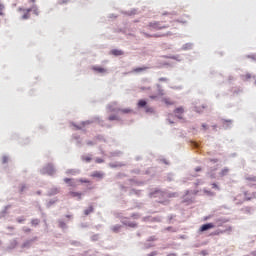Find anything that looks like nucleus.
<instances>
[{
    "mask_svg": "<svg viewBox=\"0 0 256 256\" xmlns=\"http://www.w3.org/2000/svg\"><path fill=\"white\" fill-rule=\"evenodd\" d=\"M147 27L151 31H162V29H169V25L163 24V21H152V22H149Z\"/></svg>",
    "mask_w": 256,
    "mask_h": 256,
    "instance_id": "obj_1",
    "label": "nucleus"
},
{
    "mask_svg": "<svg viewBox=\"0 0 256 256\" xmlns=\"http://www.w3.org/2000/svg\"><path fill=\"white\" fill-rule=\"evenodd\" d=\"M138 107L139 108H145V113H148L150 115H155V108L147 106L146 100H139L138 101Z\"/></svg>",
    "mask_w": 256,
    "mask_h": 256,
    "instance_id": "obj_2",
    "label": "nucleus"
},
{
    "mask_svg": "<svg viewBox=\"0 0 256 256\" xmlns=\"http://www.w3.org/2000/svg\"><path fill=\"white\" fill-rule=\"evenodd\" d=\"M57 172V170H55V167L53 166V164H48L46 165L44 168H42L40 170V173L42 175H50L53 176L55 173Z\"/></svg>",
    "mask_w": 256,
    "mask_h": 256,
    "instance_id": "obj_3",
    "label": "nucleus"
},
{
    "mask_svg": "<svg viewBox=\"0 0 256 256\" xmlns=\"http://www.w3.org/2000/svg\"><path fill=\"white\" fill-rule=\"evenodd\" d=\"M165 191L156 189L153 192L149 193V197L151 198H158V199H165Z\"/></svg>",
    "mask_w": 256,
    "mask_h": 256,
    "instance_id": "obj_4",
    "label": "nucleus"
},
{
    "mask_svg": "<svg viewBox=\"0 0 256 256\" xmlns=\"http://www.w3.org/2000/svg\"><path fill=\"white\" fill-rule=\"evenodd\" d=\"M156 87H157V94L149 96V98L152 100H155L158 97H163V95H165V90H163V88L161 87V84H156Z\"/></svg>",
    "mask_w": 256,
    "mask_h": 256,
    "instance_id": "obj_5",
    "label": "nucleus"
},
{
    "mask_svg": "<svg viewBox=\"0 0 256 256\" xmlns=\"http://www.w3.org/2000/svg\"><path fill=\"white\" fill-rule=\"evenodd\" d=\"M143 221H145L146 223H161L162 218L161 216H156V217H151V216H147L143 218Z\"/></svg>",
    "mask_w": 256,
    "mask_h": 256,
    "instance_id": "obj_6",
    "label": "nucleus"
},
{
    "mask_svg": "<svg viewBox=\"0 0 256 256\" xmlns=\"http://www.w3.org/2000/svg\"><path fill=\"white\" fill-rule=\"evenodd\" d=\"M37 239H38L37 236H35L30 240L24 241V243L21 245L22 249H31V245H33V243H35Z\"/></svg>",
    "mask_w": 256,
    "mask_h": 256,
    "instance_id": "obj_7",
    "label": "nucleus"
},
{
    "mask_svg": "<svg viewBox=\"0 0 256 256\" xmlns=\"http://www.w3.org/2000/svg\"><path fill=\"white\" fill-rule=\"evenodd\" d=\"M183 113H185L183 106H180L174 110V115L177 117V119H183Z\"/></svg>",
    "mask_w": 256,
    "mask_h": 256,
    "instance_id": "obj_8",
    "label": "nucleus"
},
{
    "mask_svg": "<svg viewBox=\"0 0 256 256\" xmlns=\"http://www.w3.org/2000/svg\"><path fill=\"white\" fill-rule=\"evenodd\" d=\"M60 191H61V188L52 187V188H50V189L48 190L47 196H48V197H53V196H55V195H59Z\"/></svg>",
    "mask_w": 256,
    "mask_h": 256,
    "instance_id": "obj_9",
    "label": "nucleus"
},
{
    "mask_svg": "<svg viewBox=\"0 0 256 256\" xmlns=\"http://www.w3.org/2000/svg\"><path fill=\"white\" fill-rule=\"evenodd\" d=\"M121 223H122V225H125L126 227H130L131 229H136V227H137L136 222L127 221V218L122 219Z\"/></svg>",
    "mask_w": 256,
    "mask_h": 256,
    "instance_id": "obj_10",
    "label": "nucleus"
},
{
    "mask_svg": "<svg viewBox=\"0 0 256 256\" xmlns=\"http://www.w3.org/2000/svg\"><path fill=\"white\" fill-rule=\"evenodd\" d=\"M215 227V224L213 223H207L200 227L199 231L203 233L204 231H209V229H213Z\"/></svg>",
    "mask_w": 256,
    "mask_h": 256,
    "instance_id": "obj_11",
    "label": "nucleus"
},
{
    "mask_svg": "<svg viewBox=\"0 0 256 256\" xmlns=\"http://www.w3.org/2000/svg\"><path fill=\"white\" fill-rule=\"evenodd\" d=\"M116 105H117V103H115V102L109 104L107 106L108 111H110V113H117V112H119V108L115 107Z\"/></svg>",
    "mask_w": 256,
    "mask_h": 256,
    "instance_id": "obj_12",
    "label": "nucleus"
},
{
    "mask_svg": "<svg viewBox=\"0 0 256 256\" xmlns=\"http://www.w3.org/2000/svg\"><path fill=\"white\" fill-rule=\"evenodd\" d=\"M246 181H248V187H253V185H255L256 183V176H248L245 178Z\"/></svg>",
    "mask_w": 256,
    "mask_h": 256,
    "instance_id": "obj_13",
    "label": "nucleus"
},
{
    "mask_svg": "<svg viewBox=\"0 0 256 256\" xmlns=\"http://www.w3.org/2000/svg\"><path fill=\"white\" fill-rule=\"evenodd\" d=\"M91 177H94L96 179H103V177H105V173L101 172V171H94L91 174Z\"/></svg>",
    "mask_w": 256,
    "mask_h": 256,
    "instance_id": "obj_14",
    "label": "nucleus"
},
{
    "mask_svg": "<svg viewBox=\"0 0 256 256\" xmlns=\"http://www.w3.org/2000/svg\"><path fill=\"white\" fill-rule=\"evenodd\" d=\"M81 174V170L79 169H68L66 170V175H80Z\"/></svg>",
    "mask_w": 256,
    "mask_h": 256,
    "instance_id": "obj_15",
    "label": "nucleus"
},
{
    "mask_svg": "<svg viewBox=\"0 0 256 256\" xmlns=\"http://www.w3.org/2000/svg\"><path fill=\"white\" fill-rule=\"evenodd\" d=\"M92 70L95 71L96 73H107V69L99 67V66H93Z\"/></svg>",
    "mask_w": 256,
    "mask_h": 256,
    "instance_id": "obj_16",
    "label": "nucleus"
},
{
    "mask_svg": "<svg viewBox=\"0 0 256 256\" xmlns=\"http://www.w3.org/2000/svg\"><path fill=\"white\" fill-rule=\"evenodd\" d=\"M11 209V205H7L4 207V209L0 212V219H3L5 215H7V210Z\"/></svg>",
    "mask_w": 256,
    "mask_h": 256,
    "instance_id": "obj_17",
    "label": "nucleus"
},
{
    "mask_svg": "<svg viewBox=\"0 0 256 256\" xmlns=\"http://www.w3.org/2000/svg\"><path fill=\"white\" fill-rule=\"evenodd\" d=\"M165 199H171L173 197H178L177 192H167L165 191Z\"/></svg>",
    "mask_w": 256,
    "mask_h": 256,
    "instance_id": "obj_18",
    "label": "nucleus"
},
{
    "mask_svg": "<svg viewBox=\"0 0 256 256\" xmlns=\"http://www.w3.org/2000/svg\"><path fill=\"white\" fill-rule=\"evenodd\" d=\"M166 59H173L174 61L181 62L183 59H181L180 55H172V56H165Z\"/></svg>",
    "mask_w": 256,
    "mask_h": 256,
    "instance_id": "obj_19",
    "label": "nucleus"
},
{
    "mask_svg": "<svg viewBox=\"0 0 256 256\" xmlns=\"http://www.w3.org/2000/svg\"><path fill=\"white\" fill-rule=\"evenodd\" d=\"M182 51H189L191 49H193V43H186L182 46Z\"/></svg>",
    "mask_w": 256,
    "mask_h": 256,
    "instance_id": "obj_20",
    "label": "nucleus"
},
{
    "mask_svg": "<svg viewBox=\"0 0 256 256\" xmlns=\"http://www.w3.org/2000/svg\"><path fill=\"white\" fill-rule=\"evenodd\" d=\"M112 55H114L115 57H120V55H123V50H119V49H113L111 50Z\"/></svg>",
    "mask_w": 256,
    "mask_h": 256,
    "instance_id": "obj_21",
    "label": "nucleus"
},
{
    "mask_svg": "<svg viewBox=\"0 0 256 256\" xmlns=\"http://www.w3.org/2000/svg\"><path fill=\"white\" fill-rule=\"evenodd\" d=\"M69 195H71V197H77L78 201H81L83 194L81 192H69Z\"/></svg>",
    "mask_w": 256,
    "mask_h": 256,
    "instance_id": "obj_22",
    "label": "nucleus"
},
{
    "mask_svg": "<svg viewBox=\"0 0 256 256\" xmlns=\"http://www.w3.org/2000/svg\"><path fill=\"white\" fill-rule=\"evenodd\" d=\"M17 245H18L17 239H14L10 242V245L7 247V249L8 250L15 249V247H17Z\"/></svg>",
    "mask_w": 256,
    "mask_h": 256,
    "instance_id": "obj_23",
    "label": "nucleus"
},
{
    "mask_svg": "<svg viewBox=\"0 0 256 256\" xmlns=\"http://www.w3.org/2000/svg\"><path fill=\"white\" fill-rule=\"evenodd\" d=\"M58 227H60V229H67V223H65V221H63L62 219H59Z\"/></svg>",
    "mask_w": 256,
    "mask_h": 256,
    "instance_id": "obj_24",
    "label": "nucleus"
},
{
    "mask_svg": "<svg viewBox=\"0 0 256 256\" xmlns=\"http://www.w3.org/2000/svg\"><path fill=\"white\" fill-rule=\"evenodd\" d=\"M245 195V201H251V199H256V192L252 193L251 196H247V191L244 192Z\"/></svg>",
    "mask_w": 256,
    "mask_h": 256,
    "instance_id": "obj_25",
    "label": "nucleus"
},
{
    "mask_svg": "<svg viewBox=\"0 0 256 256\" xmlns=\"http://www.w3.org/2000/svg\"><path fill=\"white\" fill-rule=\"evenodd\" d=\"M122 226L117 224L111 227V231H113V233H119V231H121Z\"/></svg>",
    "mask_w": 256,
    "mask_h": 256,
    "instance_id": "obj_26",
    "label": "nucleus"
},
{
    "mask_svg": "<svg viewBox=\"0 0 256 256\" xmlns=\"http://www.w3.org/2000/svg\"><path fill=\"white\" fill-rule=\"evenodd\" d=\"M93 211H95L93 206H89L88 209L84 210V215H91V213H93Z\"/></svg>",
    "mask_w": 256,
    "mask_h": 256,
    "instance_id": "obj_27",
    "label": "nucleus"
},
{
    "mask_svg": "<svg viewBox=\"0 0 256 256\" xmlns=\"http://www.w3.org/2000/svg\"><path fill=\"white\" fill-rule=\"evenodd\" d=\"M109 167H111V169H116V167H123V164L116 162V163H109Z\"/></svg>",
    "mask_w": 256,
    "mask_h": 256,
    "instance_id": "obj_28",
    "label": "nucleus"
},
{
    "mask_svg": "<svg viewBox=\"0 0 256 256\" xmlns=\"http://www.w3.org/2000/svg\"><path fill=\"white\" fill-rule=\"evenodd\" d=\"M108 121H121V118L117 115H111L108 117Z\"/></svg>",
    "mask_w": 256,
    "mask_h": 256,
    "instance_id": "obj_29",
    "label": "nucleus"
},
{
    "mask_svg": "<svg viewBox=\"0 0 256 256\" xmlns=\"http://www.w3.org/2000/svg\"><path fill=\"white\" fill-rule=\"evenodd\" d=\"M231 123H232L231 120H224V121H223V127H224L225 129H229V127H231Z\"/></svg>",
    "mask_w": 256,
    "mask_h": 256,
    "instance_id": "obj_30",
    "label": "nucleus"
},
{
    "mask_svg": "<svg viewBox=\"0 0 256 256\" xmlns=\"http://www.w3.org/2000/svg\"><path fill=\"white\" fill-rule=\"evenodd\" d=\"M118 111L124 114L133 113V110H131V108H124V109L118 108Z\"/></svg>",
    "mask_w": 256,
    "mask_h": 256,
    "instance_id": "obj_31",
    "label": "nucleus"
},
{
    "mask_svg": "<svg viewBox=\"0 0 256 256\" xmlns=\"http://www.w3.org/2000/svg\"><path fill=\"white\" fill-rule=\"evenodd\" d=\"M229 173V168H223L220 172V177H225Z\"/></svg>",
    "mask_w": 256,
    "mask_h": 256,
    "instance_id": "obj_32",
    "label": "nucleus"
},
{
    "mask_svg": "<svg viewBox=\"0 0 256 256\" xmlns=\"http://www.w3.org/2000/svg\"><path fill=\"white\" fill-rule=\"evenodd\" d=\"M32 12L34 13V15L39 16V8L37 7V5H32Z\"/></svg>",
    "mask_w": 256,
    "mask_h": 256,
    "instance_id": "obj_33",
    "label": "nucleus"
},
{
    "mask_svg": "<svg viewBox=\"0 0 256 256\" xmlns=\"http://www.w3.org/2000/svg\"><path fill=\"white\" fill-rule=\"evenodd\" d=\"M143 71H147V67H138L134 69V73H141Z\"/></svg>",
    "mask_w": 256,
    "mask_h": 256,
    "instance_id": "obj_34",
    "label": "nucleus"
},
{
    "mask_svg": "<svg viewBox=\"0 0 256 256\" xmlns=\"http://www.w3.org/2000/svg\"><path fill=\"white\" fill-rule=\"evenodd\" d=\"M73 139L76 141V145H81V137L79 135H73Z\"/></svg>",
    "mask_w": 256,
    "mask_h": 256,
    "instance_id": "obj_35",
    "label": "nucleus"
},
{
    "mask_svg": "<svg viewBox=\"0 0 256 256\" xmlns=\"http://www.w3.org/2000/svg\"><path fill=\"white\" fill-rule=\"evenodd\" d=\"M124 15H128V16L137 15V9H132L131 11L124 12Z\"/></svg>",
    "mask_w": 256,
    "mask_h": 256,
    "instance_id": "obj_36",
    "label": "nucleus"
},
{
    "mask_svg": "<svg viewBox=\"0 0 256 256\" xmlns=\"http://www.w3.org/2000/svg\"><path fill=\"white\" fill-rule=\"evenodd\" d=\"M141 35H144V37H146L147 39H151V37H153V34H149L143 30H140Z\"/></svg>",
    "mask_w": 256,
    "mask_h": 256,
    "instance_id": "obj_37",
    "label": "nucleus"
},
{
    "mask_svg": "<svg viewBox=\"0 0 256 256\" xmlns=\"http://www.w3.org/2000/svg\"><path fill=\"white\" fill-rule=\"evenodd\" d=\"M39 223H41V221L37 218L31 220V225H33L34 227H37Z\"/></svg>",
    "mask_w": 256,
    "mask_h": 256,
    "instance_id": "obj_38",
    "label": "nucleus"
},
{
    "mask_svg": "<svg viewBox=\"0 0 256 256\" xmlns=\"http://www.w3.org/2000/svg\"><path fill=\"white\" fill-rule=\"evenodd\" d=\"M57 199H51L47 204H46V207H51L52 205H55Z\"/></svg>",
    "mask_w": 256,
    "mask_h": 256,
    "instance_id": "obj_39",
    "label": "nucleus"
},
{
    "mask_svg": "<svg viewBox=\"0 0 256 256\" xmlns=\"http://www.w3.org/2000/svg\"><path fill=\"white\" fill-rule=\"evenodd\" d=\"M162 101L165 103V105H174V102L169 101V98H163Z\"/></svg>",
    "mask_w": 256,
    "mask_h": 256,
    "instance_id": "obj_40",
    "label": "nucleus"
},
{
    "mask_svg": "<svg viewBox=\"0 0 256 256\" xmlns=\"http://www.w3.org/2000/svg\"><path fill=\"white\" fill-rule=\"evenodd\" d=\"M151 247H155V245L151 243H144L143 249H151Z\"/></svg>",
    "mask_w": 256,
    "mask_h": 256,
    "instance_id": "obj_41",
    "label": "nucleus"
},
{
    "mask_svg": "<svg viewBox=\"0 0 256 256\" xmlns=\"http://www.w3.org/2000/svg\"><path fill=\"white\" fill-rule=\"evenodd\" d=\"M18 11H25L26 13H31V11H33V7H31V8H28V9H24V8H22V7H20L19 9H18Z\"/></svg>",
    "mask_w": 256,
    "mask_h": 256,
    "instance_id": "obj_42",
    "label": "nucleus"
},
{
    "mask_svg": "<svg viewBox=\"0 0 256 256\" xmlns=\"http://www.w3.org/2000/svg\"><path fill=\"white\" fill-rule=\"evenodd\" d=\"M64 182L68 183L70 187H75V184H73V182H71L70 178H64Z\"/></svg>",
    "mask_w": 256,
    "mask_h": 256,
    "instance_id": "obj_43",
    "label": "nucleus"
},
{
    "mask_svg": "<svg viewBox=\"0 0 256 256\" xmlns=\"http://www.w3.org/2000/svg\"><path fill=\"white\" fill-rule=\"evenodd\" d=\"M28 187L25 184H22L20 187V193H23L24 191H27Z\"/></svg>",
    "mask_w": 256,
    "mask_h": 256,
    "instance_id": "obj_44",
    "label": "nucleus"
},
{
    "mask_svg": "<svg viewBox=\"0 0 256 256\" xmlns=\"http://www.w3.org/2000/svg\"><path fill=\"white\" fill-rule=\"evenodd\" d=\"M244 213H251L253 211V208L252 207H245L243 209Z\"/></svg>",
    "mask_w": 256,
    "mask_h": 256,
    "instance_id": "obj_45",
    "label": "nucleus"
},
{
    "mask_svg": "<svg viewBox=\"0 0 256 256\" xmlns=\"http://www.w3.org/2000/svg\"><path fill=\"white\" fill-rule=\"evenodd\" d=\"M92 241H99V234H95L91 237Z\"/></svg>",
    "mask_w": 256,
    "mask_h": 256,
    "instance_id": "obj_46",
    "label": "nucleus"
},
{
    "mask_svg": "<svg viewBox=\"0 0 256 256\" xmlns=\"http://www.w3.org/2000/svg\"><path fill=\"white\" fill-rule=\"evenodd\" d=\"M83 161H86V163H89L91 161V157L89 156H82Z\"/></svg>",
    "mask_w": 256,
    "mask_h": 256,
    "instance_id": "obj_47",
    "label": "nucleus"
},
{
    "mask_svg": "<svg viewBox=\"0 0 256 256\" xmlns=\"http://www.w3.org/2000/svg\"><path fill=\"white\" fill-rule=\"evenodd\" d=\"M29 17H30V15L28 12H25L24 15H22L23 20L29 19Z\"/></svg>",
    "mask_w": 256,
    "mask_h": 256,
    "instance_id": "obj_48",
    "label": "nucleus"
},
{
    "mask_svg": "<svg viewBox=\"0 0 256 256\" xmlns=\"http://www.w3.org/2000/svg\"><path fill=\"white\" fill-rule=\"evenodd\" d=\"M3 9H5V5L0 3V16H3Z\"/></svg>",
    "mask_w": 256,
    "mask_h": 256,
    "instance_id": "obj_49",
    "label": "nucleus"
},
{
    "mask_svg": "<svg viewBox=\"0 0 256 256\" xmlns=\"http://www.w3.org/2000/svg\"><path fill=\"white\" fill-rule=\"evenodd\" d=\"M147 241L148 242L157 241V238L155 236H150V237H148Z\"/></svg>",
    "mask_w": 256,
    "mask_h": 256,
    "instance_id": "obj_50",
    "label": "nucleus"
},
{
    "mask_svg": "<svg viewBox=\"0 0 256 256\" xmlns=\"http://www.w3.org/2000/svg\"><path fill=\"white\" fill-rule=\"evenodd\" d=\"M132 219H139V213H133L131 214Z\"/></svg>",
    "mask_w": 256,
    "mask_h": 256,
    "instance_id": "obj_51",
    "label": "nucleus"
},
{
    "mask_svg": "<svg viewBox=\"0 0 256 256\" xmlns=\"http://www.w3.org/2000/svg\"><path fill=\"white\" fill-rule=\"evenodd\" d=\"M22 230L24 231V233H31V228L23 227Z\"/></svg>",
    "mask_w": 256,
    "mask_h": 256,
    "instance_id": "obj_52",
    "label": "nucleus"
},
{
    "mask_svg": "<svg viewBox=\"0 0 256 256\" xmlns=\"http://www.w3.org/2000/svg\"><path fill=\"white\" fill-rule=\"evenodd\" d=\"M8 161H9V158L7 156H3L2 163L5 164V163H8Z\"/></svg>",
    "mask_w": 256,
    "mask_h": 256,
    "instance_id": "obj_53",
    "label": "nucleus"
},
{
    "mask_svg": "<svg viewBox=\"0 0 256 256\" xmlns=\"http://www.w3.org/2000/svg\"><path fill=\"white\" fill-rule=\"evenodd\" d=\"M158 81L167 83V81H169V79L165 78V77H161L158 79Z\"/></svg>",
    "mask_w": 256,
    "mask_h": 256,
    "instance_id": "obj_54",
    "label": "nucleus"
},
{
    "mask_svg": "<svg viewBox=\"0 0 256 256\" xmlns=\"http://www.w3.org/2000/svg\"><path fill=\"white\" fill-rule=\"evenodd\" d=\"M157 255H158L157 251H152L149 254H147V256H157Z\"/></svg>",
    "mask_w": 256,
    "mask_h": 256,
    "instance_id": "obj_55",
    "label": "nucleus"
},
{
    "mask_svg": "<svg viewBox=\"0 0 256 256\" xmlns=\"http://www.w3.org/2000/svg\"><path fill=\"white\" fill-rule=\"evenodd\" d=\"M91 123H93V121L87 120V121L82 122V125H91Z\"/></svg>",
    "mask_w": 256,
    "mask_h": 256,
    "instance_id": "obj_56",
    "label": "nucleus"
},
{
    "mask_svg": "<svg viewBox=\"0 0 256 256\" xmlns=\"http://www.w3.org/2000/svg\"><path fill=\"white\" fill-rule=\"evenodd\" d=\"M152 37H165V34H152Z\"/></svg>",
    "mask_w": 256,
    "mask_h": 256,
    "instance_id": "obj_57",
    "label": "nucleus"
},
{
    "mask_svg": "<svg viewBox=\"0 0 256 256\" xmlns=\"http://www.w3.org/2000/svg\"><path fill=\"white\" fill-rule=\"evenodd\" d=\"M79 182H80V183H90L89 180L83 179V178L79 179Z\"/></svg>",
    "mask_w": 256,
    "mask_h": 256,
    "instance_id": "obj_58",
    "label": "nucleus"
},
{
    "mask_svg": "<svg viewBox=\"0 0 256 256\" xmlns=\"http://www.w3.org/2000/svg\"><path fill=\"white\" fill-rule=\"evenodd\" d=\"M23 221H25V218L23 217L17 218V223H23Z\"/></svg>",
    "mask_w": 256,
    "mask_h": 256,
    "instance_id": "obj_59",
    "label": "nucleus"
},
{
    "mask_svg": "<svg viewBox=\"0 0 256 256\" xmlns=\"http://www.w3.org/2000/svg\"><path fill=\"white\" fill-rule=\"evenodd\" d=\"M141 91H151V87H141Z\"/></svg>",
    "mask_w": 256,
    "mask_h": 256,
    "instance_id": "obj_60",
    "label": "nucleus"
},
{
    "mask_svg": "<svg viewBox=\"0 0 256 256\" xmlns=\"http://www.w3.org/2000/svg\"><path fill=\"white\" fill-rule=\"evenodd\" d=\"M104 161L102 158H96V163H104Z\"/></svg>",
    "mask_w": 256,
    "mask_h": 256,
    "instance_id": "obj_61",
    "label": "nucleus"
},
{
    "mask_svg": "<svg viewBox=\"0 0 256 256\" xmlns=\"http://www.w3.org/2000/svg\"><path fill=\"white\" fill-rule=\"evenodd\" d=\"M212 189H217V191H219V186L215 183L212 184Z\"/></svg>",
    "mask_w": 256,
    "mask_h": 256,
    "instance_id": "obj_62",
    "label": "nucleus"
},
{
    "mask_svg": "<svg viewBox=\"0 0 256 256\" xmlns=\"http://www.w3.org/2000/svg\"><path fill=\"white\" fill-rule=\"evenodd\" d=\"M67 1L69 0H58V3H60V5H63V3H67Z\"/></svg>",
    "mask_w": 256,
    "mask_h": 256,
    "instance_id": "obj_63",
    "label": "nucleus"
},
{
    "mask_svg": "<svg viewBox=\"0 0 256 256\" xmlns=\"http://www.w3.org/2000/svg\"><path fill=\"white\" fill-rule=\"evenodd\" d=\"M204 193H207V195H213V192H211V191H207V190H204Z\"/></svg>",
    "mask_w": 256,
    "mask_h": 256,
    "instance_id": "obj_64",
    "label": "nucleus"
}]
</instances>
